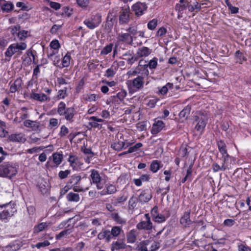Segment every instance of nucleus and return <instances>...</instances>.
Wrapping results in <instances>:
<instances>
[{"label":"nucleus","instance_id":"nucleus-1","mask_svg":"<svg viewBox=\"0 0 251 251\" xmlns=\"http://www.w3.org/2000/svg\"><path fill=\"white\" fill-rule=\"evenodd\" d=\"M216 142L218 151L222 155L221 158L222 163L221 166H220L217 163H213L212 165L213 172L225 171L228 168V162L229 159H231L232 157L228 153L226 144L223 140H217Z\"/></svg>","mask_w":251,"mask_h":251},{"label":"nucleus","instance_id":"nucleus-2","mask_svg":"<svg viewBox=\"0 0 251 251\" xmlns=\"http://www.w3.org/2000/svg\"><path fill=\"white\" fill-rule=\"evenodd\" d=\"M57 112L69 123H73L75 121V116L77 114V111L74 107H67L63 101L58 104Z\"/></svg>","mask_w":251,"mask_h":251},{"label":"nucleus","instance_id":"nucleus-3","mask_svg":"<svg viewBox=\"0 0 251 251\" xmlns=\"http://www.w3.org/2000/svg\"><path fill=\"white\" fill-rule=\"evenodd\" d=\"M16 212V204L12 201L0 205V221L8 222Z\"/></svg>","mask_w":251,"mask_h":251},{"label":"nucleus","instance_id":"nucleus-4","mask_svg":"<svg viewBox=\"0 0 251 251\" xmlns=\"http://www.w3.org/2000/svg\"><path fill=\"white\" fill-rule=\"evenodd\" d=\"M193 124L195 125V129L200 135H202L204 131L208 120L207 114L204 111H198L193 116Z\"/></svg>","mask_w":251,"mask_h":251},{"label":"nucleus","instance_id":"nucleus-5","mask_svg":"<svg viewBox=\"0 0 251 251\" xmlns=\"http://www.w3.org/2000/svg\"><path fill=\"white\" fill-rule=\"evenodd\" d=\"M17 174V168L13 163L5 162L0 165V177L11 178Z\"/></svg>","mask_w":251,"mask_h":251},{"label":"nucleus","instance_id":"nucleus-6","mask_svg":"<svg viewBox=\"0 0 251 251\" xmlns=\"http://www.w3.org/2000/svg\"><path fill=\"white\" fill-rule=\"evenodd\" d=\"M90 180L92 184L96 186L98 190L102 189L104 186V183L102 182V177L100 176L99 171L95 169H92L90 171Z\"/></svg>","mask_w":251,"mask_h":251},{"label":"nucleus","instance_id":"nucleus-7","mask_svg":"<svg viewBox=\"0 0 251 251\" xmlns=\"http://www.w3.org/2000/svg\"><path fill=\"white\" fill-rule=\"evenodd\" d=\"M101 22V16L99 13L92 15L89 18L85 19L83 23L90 29L98 27Z\"/></svg>","mask_w":251,"mask_h":251},{"label":"nucleus","instance_id":"nucleus-8","mask_svg":"<svg viewBox=\"0 0 251 251\" xmlns=\"http://www.w3.org/2000/svg\"><path fill=\"white\" fill-rule=\"evenodd\" d=\"M26 47L27 45L24 42L12 44L7 49L4 53L5 56L10 58L13 54L18 52L19 50H25Z\"/></svg>","mask_w":251,"mask_h":251},{"label":"nucleus","instance_id":"nucleus-9","mask_svg":"<svg viewBox=\"0 0 251 251\" xmlns=\"http://www.w3.org/2000/svg\"><path fill=\"white\" fill-rule=\"evenodd\" d=\"M145 77L143 75H138L132 80H129L127 84L129 89L139 90L144 87Z\"/></svg>","mask_w":251,"mask_h":251},{"label":"nucleus","instance_id":"nucleus-10","mask_svg":"<svg viewBox=\"0 0 251 251\" xmlns=\"http://www.w3.org/2000/svg\"><path fill=\"white\" fill-rule=\"evenodd\" d=\"M144 220H141L136 225V228L140 230H150L152 228L153 225L149 213H146L144 215Z\"/></svg>","mask_w":251,"mask_h":251},{"label":"nucleus","instance_id":"nucleus-11","mask_svg":"<svg viewBox=\"0 0 251 251\" xmlns=\"http://www.w3.org/2000/svg\"><path fill=\"white\" fill-rule=\"evenodd\" d=\"M67 161L73 171H78L83 164L77 155L72 154L69 155Z\"/></svg>","mask_w":251,"mask_h":251},{"label":"nucleus","instance_id":"nucleus-12","mask_svg":"<svg viewBox=\"0 0 251 251\" xmlns=\"http://www.w3.org/2000/svg\"><path fill=\"white\" fill-rule=\"evenodd\" d=\"M148 6L145 2H137L132 5V10L134 12L136 16L139 17L145 14L147 10Z\"/></svg>","mask_w":251,"mask_h":251},{"label":"nucleus","instance_id":"nucleus-13","mask_svg":"<svg viewBox=\"0 0 251 251\" xmlns=\"http://www.w3.org/2000/svg\"><path fill=\"white\" fill-rule=\"evenodd\" d=\"M23 81L21 77H17L14 81L11 80L8 85L9 86V93H15L22 89Z\"/></svg>","mask_w":251,"mask_h":251},{"label":"nucleus","instance_id":"nucleus-14","mask_svg":"<svg viewBox=\"0 0 251 251\" xmlns=\"http://www.w3.org/2000/svg\"><path fill=\"white\" fill-rule=\"evenodd\" d=\"M165 127V124L162 121L156 118L154 120V123L152 125L151 132L152 135H155L159 133Z\"/></svg>","mask_w":251,"mask_h":251},{"label":"nucleus","instance_id":"nucleus-15","mask_svg":"<svg viewBox=\"0 0 251 251\" xmlns=\"http://www.w3.org/2000/svg\"><path fill=\"white\" fill-rule=\"evenodd\" d=\"M157 61L158 59L156 57H153L148 63H146V61H144L143 60H141L139 62V65L140 66L144 67L145 69H146L145 75L148 76L149 72L148 70L147 69V68L149 67L151 69H155L157 65Z\"/></svg>","mask_w":251,"mask_h":251},{"label":"nucleus","instance_id":"nucleus-16","mask_svg":"<svg viewBox=\"0 0 251 251\" xmlns=\"http://www.w3.org/2000/svg\"><path fill=\"white\" fill-rule=\"evenodd\" d=\"M191 210L188 209L183 213V215L180 218V223L184 227H189L195 222L190 219Z\"/></svg>","mask_w":251,"mask_h":251},{"label":"nucleus","instance_id":"nucleus-17","mask_svg":"<svg viewBox=\"0 0 251 251\" xmlns=\"http://www.w3.org/2000/svg\"><path fill=\"white\" fill-rule=\"evenodd\" d=\"M35 89H32L30 94L29 99L43 102L50 100V98L44 93L39 94L35 92Z\"/></svg>","mask_w":251,"mask_h":251},{"label":"nucleus","instance_id":"nucleus-18","mask_svg":"<svg viewBox=\"0 0 251 251\" xmlns=\"http://www.w3.org/2000/svg\"><path fill=\"white\" fill-rule=\"evenodd\" d=\"M130 11L129 9H123L119 16V23L120 24H126L130 20Z\"/></svg>","mask_w":251,"mask_h":251},{"label":"nucleus","instance_id":"nucleus-19","mask_svg":"<svg viewBox=\"0 0 251 251\" xmlns=\"http://www.w3.org/2000/svg\"><path fill=\"white\" fill-rule=\"evenodd\" d=\"M110 229L103 228L98 235V239L100 240H104L106 243H109L112 238L111 235Z\"/></svg>","mask_w":251,"mask_h":251},{"label":"nucleus","instance_id":"nucleus-20","mask_svg":"<svg viewBox=\"0 0 251 251\" xmlns=\"http://www.w3.org/2000/svg\"><path fill=\"white\" fill-rule=\"evenodd\" d=\"M126 95V91L122 89L118 93H117L116 95L111 96L109 99L107 100L106 103L109 104V102H115L117 101V99H119L120 101H122L124 100Z\"/></svg>","mask_w":251,"mask_h":251},{"label":"nucleus","instance_id":"nucleus-21","mask_svg":"<svg viewBox=\"0 0 251 251\" xmlns=\"http://www.w3.org/2000/svg\"><path fill=\"white\" fill-rule=\"evenodd\" d=\"M90 121L88 123V125L90 126L91 128H95L100 129L102 127V125L99 124L98 123H101L103 122V120L100 118H99L96 116H91L88 118Z\"/></svg>","mask_w":251,"mask_h":251},{"label":"nucleus","instance_id":"nucleus-22","mask_svg":"<svg viewBox=\"0 0 251 251\" xmlns=\"http://www.w3.org/2000/svg\"><path fill=\"white\" fill-rule=\"evenodd\" d=\"M127 248V245L123 240L113 241L110 246L111 251H118Z\"/></svg>","mask_w":251,"mask_h":251},{"label":"nucleus","instance_id":"nucleus-23","mask_svg":"<svg viewBox=\"0 0 251 251\" xmlns=\"http://www.w3.org/2000/svg\"><path fill=\"white\" fill-rule=\"evenodd\" d=\"M105 189L100 192L99 194L102 196L106 195L113 194L117 192L116 186L111 183H107L105 185Z\"/></svg>","mask_w":251,"mask_h":251},{"label":"nucleus","instance_id":"nucleus-24","mask_svg":"<svg viewBox=\"0 0 251 251\" xmlns=\"http://www.w3.org/2000/svg\"><path fill=\"white\" fill-rule=\"evenodd\" d=\"M174 88L173 83L168 82L166 84L161 87H158V91L156 94L159 96H164L167 95L169 90H172Z\"/></svg>","mask_w":251,"mask_h":251},{"label":"nucleus","instance_id":"nucleus-25","mask_svg":"<svg viewBox=\"0 0 251 251\" xmlns=\"http://www.w3.org/2000/svg\"><path fill=\"white\" fill-rule=\"evenodd\" d=\"M152 198L151 191L149 189L143 190L139 196V200L141 203L148 202Z\"/></svg>","mask_w":251,"mask_h":251},{"label":"nucleus","instance_id":"nucleus-26","mask_svg":"<svg viewBox=\"0 0 251 251\" xmlns=\"http://www.w3.org/2000/svg\"><path fill=\"white\" fill-rule=\"evenodd\" d=\"M22 133L11 134L8 137V140L12 142L24 143L26 140Z\"/></svg>","mask_w":251,"mask_h":251},{"label":"nucleus","instance_id":"nucleus-27","mask_svg":"<svg viewBox=\"0 0 251 251\" xmlns=\"http://www.w3.org/2000/svg\"><path fill=\"white\" fill-rule=\"evenodd\" d=\"M71 54L70 51H67L65 55L62 57L60 69L67 68L70 65L71 60L72 59Z\"/></svg>","mask_w":251,"mask_h":251},{"label":"nucleus","instance_id":"nucleus-28","mask_svg":"<svg viewBox=\"0 0 251 251\" xmlns=\"http://www.w3.org/2000/svg\"><path fill=\"white\" fill-rule=\"evenodd\" d=\"M52 158V161L56 167H58L63 160V155L62 152H56L53 153L51 156L49 158L50 159Z\"/></svg>","mask_w":251,"mask_h":251},{"label":"nucleus","instance_id":"nucleus-29","mask_svg":"<svg viewBox=\"0 0 251 251\" xmlns=\"http://www.w3.org/2000/svg\"><path fill=\"white\" fill-rule=\"evenodd\" d=\"M138 232L137 230L133 229L126 233V240L128 243H134L137 240Z\"/></svg>","mask_w":251,"mask_h":251},{"label":"nucleus","instance_id":"nucleus-30","mask_svg":"<svg viewBox=\"0 0 251 251\" xmlns=\"http://www.w3.org/2000/svg\"><path fill=\"white\" fill-rule=\"evenodd\" d=\"M151 53V50L149 48L143 46L138 48L136 52V55L139 58H141L148 56Z\"/></svg>","mask_w":251,"mask_h":251},{"label":"nucleus","instance_id":"nucleus-31","mask_svg":"<svg viewBox=\"0 0 251 251\" xmlns=\"http://www.w3.org/2000/svg\"><path fill=\"white\" fill-rule=\"evenodd\" d=\"M100 97L98 94H92L91 93H86L83 95V99L84 101L88 102L96 101L99 100Z\"/></svg>","mask_w":251,"mask_h":251},{"label":"nucleus","instance_id":"nucleus-32","mask_svg":"<svg viewBox=\"0 0 251 251\" xmlns=\"http://www.w3.org/2000/svg\"><path fill=\"white\" fill-rule=\"evenodd\" d=\"M82 179L81 176L78 174H74L67 182L72 188L75 185H78Z\"/></svg>","mask_w":251,"mask_h":251},{"label":"nucleus","instance_id":"nucleus-33","mask_svg":"<svg viewBox=\"0 0 251 251\" xmlns=\"http://www.w3.org/2000/svg\"><path fill=\"white\" fill-rule=\"evenodd\" d=\"M112 239H116L122 232H124L122 227L120 226H113L110 230Z\"/></svg>","mask_w":251,"mask_h":251},{"label":"nucleus","instance_id":"nucleus-34","mask_svg":"<svg viewBox=\"0 0 251 251\" xmlns=\"http://www.w3.org/2000/svg\"><path fill=\"white\" fill-rule=\"evenodd\" d=\"M191 110V106L187 105L185 106L179 113V117L183 120H186L188 119Z\"/></svg>","mask_w":251,"mask_h":251},{"label":"nucleus","instance_id":"nucleus-35","mask_svg":"<svg viewBox=\"0 0 251 251\" xmlns=\"http://www.w3.org/2000/svg\"><path fill=\"white\" fill-rule=\"evenodd\" d=\"M160 161L157 160H153L151 161L150 165V171L153 173H156L162 167Z\"/></svg>","mask_w":251,"mask_h":251},{"label":"nucleus","instance_id":"nucleus-36","mask_svg":"<svg viewBox=\"0 0 251 251\" xmlns=\"http://www.w3.org/2000/svg\"><path fill=\"white\" fill-rule=\"evenodd\" d=\"M187 8L189 12H192L195 11V13H197L201 10V4L196 0L193 2V5L191 4L190 2H189Z\"/></svg>","mask_w":251,"mask_h":251},{"label":"nucleus","instance_id":"nucleus-37","mask_svg":"<svg viewBox=\"0 0 251 251\" xmlns=\"http://www.w3.org/2000/svg\"><path fill=\"white\" fill-rule=\"evenodd\" d=\"M66 199L69 201H73L77 202L80 200L79 194L71 192L66 196Z\"/></svg>","mask_w":251,"mask_h":251},{"label":"nucleus","instance_id":"nucleus-38","mask_svg":"<svg viewBox=\"0 0 251 251\" xmlns=\"http://www.w3.org/2000/svg\"><path fill=\"white\" fill-rule=\"evenodd\" d=\"M48 226V224L46 222L40 223L39 224L35 225L33 228L34 233H38L43 231Z\"/></svg>","mask_w":251,"mask_h":251},{"label":"nucleus","instance_id":"nucleus-39","mask_svg":"<svg viewBox=\"0 0 251 251\" xmlns=\"http://www.w3.org/2000/svg\"><path fill=\"white\" fill-rule=\"evenodd\" d=\"M117 71V69L115 67V64H113L109 68L106 70L104 75L108 78L113 77Z\"/></svg>","mask_w":251,"mask_h":251},{"label":"nucleus","instance_id":"nucleus-40","mask_svg":"<svg viewBox=\"0 0 251 251\" xmlns=\"http://www.w3.org/2000/svg\"><path fill=\"white\" fill-rule=\"evenodd\" d=\"M118 39L120 41L126 43L132 41V38L128 33L119 34Z\"/></svg>","mask_w":251,"mask_h":251},{"label":"nucleus","instance_id":"nucleus-41","mask_svg":"<svg viewBox=\"0 0 251 251\" xmlns=\"http://www.w3.org/2000/svg\"><path fill=\"white\" fill-rule=\"evenodd\" d=\"M189 1L186 0L184 3L179 4L176 3L175 5V9L178 13H182L184 10H186L188 6Z\"/></svg>","mask_w":251,"mask_h":251},{"label":"nucleus","instance_id":"nucleus-42","mask_svg":"<svg viewBox=\"0 0 251 251\" xmlns=\"http://www.w3.org/2000/svg\"><path fill=\"white\" fill-rule=\"evenodd\" d=\"M116 21V16L112 13L109 12L107 17L106 25L109 27H112Z\"/></svg>","mask_w":251,"mask_h":251},{"label":"nucleus","instance_id":"nucleus-43","mask_svg":"<svg viewBox=\"0 0 251 251\" xmlns=\"http://www.w3.org/2000/svg\"><path fill=\"white\" fill-rule=\"evenodd\" d=\"M235 57L236 59L237 63L242 64L244 61L247 60L246 57L244 54L239 50H237L235 53Z\"/></svg>","mask_w":251,"mask_h":251},{"label":"nucleus","instance_id":"nucleus-44","mask_svg":"<svg viewBox=\"0 0 251 251\" xmlns=\"http://www.w3.org/2000/svg\"><path fill=\"white\" fill-rule=\"evenodd\" d=\"M111 217L118 224L123 225L125 224L126 221L122 218L117 212H113L111 214Z\"/></svg>","mask_w":251,"mask_h":251},{"label":"nucleus","instance_id":"nucleus-45","mask_svg":"<svg viewBox=\"0 0 251 251\" xmlns=\"http://www.w3.org/2000/svg\"><path fill=\"white\" fill-rule=\"evenodd\" d=\"M159 100V99L156 97H153L151 99L146 100V105L151 108H154Z\"/></svg>","mask_w":251,"mask_h":251},{"label":"nucleus","instance_id":"nucleus-46","mask_svg":"<svg viewBox=\"0 0 251 251\" xmlns=\"http://www.w3.org/2000/svg\"><path fill=\"white\" fill-rule=\"evenodd\" d=\"M87 65L89 71L93 72L99 65V61L97 60H93L91 61H90L88 62Z\"/></svg>","mask_w":251,"mask_h":251},{"label":"nucleus","instance_id":"nucleus-47","mask_svg":"<svg viewBox=\"0 0 251 251\" xmlns=\"http://www.w3.org/2000/svg\"><path fill=\"white\" fill-rule=\"evenodd\" d=\"M67 88L64 87L63 89L59 90L57 93L56 98L57 100L64 99L67 96Z\"/></svg>","mask_w":251,"mask_h":251},{"label":"nucleus","instance_id":"nucleus-48","mask_svg":"<svg viewBox=\"0 0 251 251\" xmlns=\"http://www.w3.org/2000/svg\"><path fill=\"white\" fill-rule=\"evenodd\" d=\"M225 3L228 7L229 10H230L231 14H236L238 13L239 8L237 7L233 6L229 0H226Z\"/></svg>","mask_w":251,"mask_h":251},{"label":"nucleus","instance_id":"nucleus-49","mask_svg":"<svg viewBox=\"0 0 251 251\" xmlns=\"http://www.w3.org/2000/svg\"><path fill=\"white\" fill-rule=\"evenodd\" d=\"M125 145V142L118 141L112 145L111 147L116 151H120L123 149H124Z\"/></svg>","mask_w":251,"mask_h":251},{"label":"nucleus","instance_id":"nucleus-50","mask_svg":"<svg viewBox=\"0 0 251 251\" xmlns=\"http://www.w3.org/2000/svg\"><path fill=\"white\" fill-rule=\"evenodd\" d=\"M143 146V145L142 143H138L132 146L129 147L127 150V152L133 153L134 152H137L139 150L140 148L142 147Z\"/></svg>","mask_w":251,"mask_h":251},{"label":"nucleus","instance_id":"nucleus-51","mask_svg":"<svg viewBox=\"0 0 251 251\" xmlns=\"http://www.w3.org/2000/svg\"><path fill=\"white\" fill-rule=\"evenodd\" d=\"M113 45L110 43L105 46L100 51L101 55H107L112 50Z\"/></svg>","mask_w":251,"mask_h":251},{"label":"nucleus","instance_id":"nucleus-52","mask_svg":"<svg viewBox=\"0 0 251 251\" xmlns=\"http://www.w3.org/2000/svg\"><path fill=\"white\" fill-rule=\"evenodd\" d=\"M158 20L156 19H153L148 22L147 27L149 29L153 30L156 28Z\"/></svg>","mask_w":251,"mask_h":251},{"label":"nucleus","instance_id":"nucleus-53","mask_svg":"<svg viewBox=\"0 0 251 251\" xmlns=\"http://www.w3.org/2000/svg\"><path fill=\"white\" fill-rule=\"evenodd\" d=\"M71 170H66L65 171H60L58 173V177L61 179H64L68 177L71 174Z\"/></svg>","mask_w":251,"mask_h":251},{"label":"nucleus","instance_id":"nucleus-54","mask_svg":"<svg viewBox=\"0 0 251 251\" xmlns=\"http://www.w3.org/2000/svg\"><path fill=\"white\" fill-rule=\"evenodd\" d=\"M72 232L71 229H67L63 230L61 231L59 234H56L55 236V239L57 240H60L62 237H64L65 235H67L70 234Z\"/></svg>","mask_w":251,"mask_h":251},{"label":"nucleus","instance_id":"nucleus-55","mask_svg":"<svg viewBox=\"0 0 251 251\" xmlns=\"http://www.w3.org/2000/svg\"><path fill=\"white\" fill-rule=\"evenodd\" d=\"M167 219L166 217L162 214H159L153 218L152 220L156 223H162L164 222Z\"/></svg>","mask_w":251,"mask_h":251},{"label":"nucleus","instance_id":"nucleus-56","mask_svg":"<svg viewBox=\"0 0 251 251\" xmlns=\"http://www.w3.org/2000/svg\"><path fill=\"white\" fill-rule=\"evenodd\" d=\"M138 201L137 197L132 196L129 200L128 206L129 208H134L136 206Z\"/></svg>","mask_w":251,"mask_h":251},{"label":"nucleus","instance_id":"nucleus-57","mask_svg":"<svg viewBox=\"0 0 251 251\" xmlns=\"http://www.w3.org/2000/svg\"><path fill=\"white\" fill-rule=\"evenodd\" d=\"M69 129L64 125H62L60 127V130L59 133V136L63 137L67 135L69 133Z\"/></svg>","mask_w":251,"mask_h":251},{"label":"nucleus","instance_id":"nucleus-58","mask_svg":"<svg viewBox=\"0 0 251 251\" xmlns=\"http://www.w3.org/2000/svg\"><path fill=\"white\" fill-rule=\"evenodd\" d=\"M43 149L44 148L42 147H35L31 149H28L26 150L25 151V153L32 154L35 152H39Z\"/></svg>","mask_w":251,"mask_h":251},{"label":"nucleus","instance_id":"nucleus-59","mask_svg":"<svg viewBox=\"0 0 251 251\" xmlns=\"http://www.w3.org/2000/svg\"><path fill=\"white\" fill-rule=\"evenodd\" d=\"M28 31L23 30L17 33V36L21 41H24L27 37Z\"/></svg>","mask_w":251,"mask_h":251},{"label":"nucleus","instance_id":"nucleus-60","mask_svg":"<svg viewBox=\"0 0 251 251\" xmlns=\"http://www.w3.org/2000/svg\"><path fill=\"white\" fill-rule=\"evenodd\" d=\"M14 8V5L11 2H6L3 4L2 9L6 12H9Z\"/></svg>","mask_w":251,"mask_h":251},{"label":"nucleus","instance_id":"nucleus-61","mask_svg":"<svg viewBox=\"0 0 251 251\" xmlns=\"http://www.w3.org/2000/svg\"><path fill=\"white\" fill-rule=\"evenodd\" d=\"M51 49L54 50H58L60 48V45L58 40L55 39L52 40L50 45Z\"/></svg>","mask_w":251,"mask_h":251},{"label":"nucleus","instance_id":"nucleus-62","mask_svg":"<svg viewBox=\"0 0 251 251\" xmlns=\"http://www.w3.org/2000/svg\"><path fill=\"white\" fill-rule=\"evenodd\" d=\"M59 122L57 119L51 118L50 120L49 126L50 128L57 127L59 125Z\"/></svg>","mask_w":251,"mask_h":251},{"label":"nucleus","instance_id":"nucleus-63","mask_svg":"<svg viewBox=\"0 0 251 251\" xmlns=\"http://www.w3.org/2000/svg\"><path fill=\"white\" fill-rule=\"evenodd\" d=\"M62 12L61 13V15L63 16L65 15L68 17H69L72 14V10L70 9L69 7L68 6H64L62 8Z\"/></svg>","mask_w":251,"mask_h":251},{"label":"nucleus","instance_id":"nucleus-64","mask_svg":"<svg viewBox=\"0 0 251 251\" xmlns=\"http://www.w3.org/2000/svg\"><path fill=\"white\" fill-rule=\"evenodd\" d=\"M167 33V29L164 27H161L158 29L156 33V36L159 37H163Z\"/></svg>","mask_w":251,"mask_h":251}]
</instances>
